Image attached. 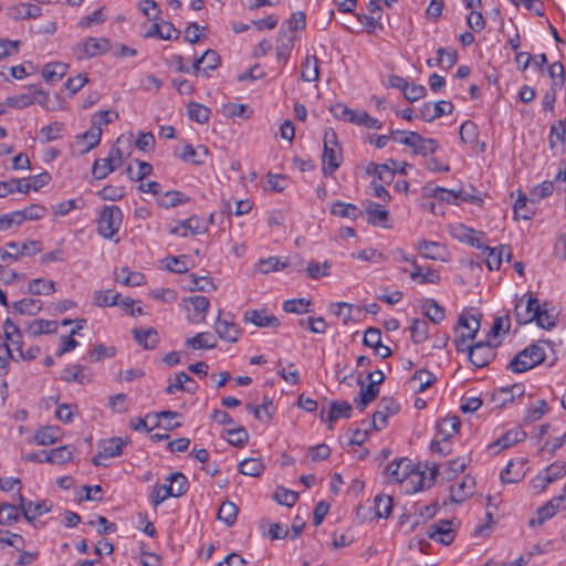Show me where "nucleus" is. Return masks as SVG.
Wrapping results in <instances>:
<instances>
[{
    "instance_id": "nucleus-1",
    "label": "nucleus",
    "mask_w": 566,
    "mask_h": 566,
    "mask_svg": "<svg viewBox=\"0 0 566 566\" xmlns=\"http://www.w3.org/2000/svg\"><path fill=\"white\" fill-rule=\"evenodd\" d=\"M386 473L390 482L412 484V492H418L426 488L424 473L415 468L411 460L407 458L396 459L386 468Z\"/></svg>"
},
{
    "instance_id": "nucleus-2",
    "label": "nucleus",
    "mask_w": 566,
    "mask_h": 566,
    "mask_svg": "<svg viewBox=\"0 0 566 566\" xmlns=\"http://www.w3.org/2000/svg\"><path fill=\"white\" fill-rule=\"evenodd\" d=\"M545 345V342H538L527 346L510 361L509 369L513 373H524L542 364L546 358Z\"/></svg>"
},
{
    "instance_id": "nucleus-3",
    "label": "nucleus",
    "mask_w": 566,
    "mask_h": 566,
    "mask_svg": "<svg viewBox=\"0 0 566 566\" xmlns=\"http://www.w3.org/2000/svg\"><path fill=\"white\" fill-rule=\"evenodd\" d=\"M123 222V212L117 206H106L101 211L97 220L98 234L112 240L118 232Z\"/></svg>"
},
{
    "instance_id": "nucleus-4",
    "label": "nucleus",
    "mask_w": 566,
    "mask_h": 566,
    "mask_svg": "<svg viewBox=\"0 0 566 566\" xmlns=\"http://www.w3.org/2000/svg\"><path fill=\"white\" fill-rule=\"evenodd\" d=\"M6 247L9 251L0 249V261L4 264L15 262L22 256L35 255L42 251L41 242L36 240L10 241Z\"/></svg>"
},
{
    "instance_id": "nucleus-5",
    "label": "nucleus",
    "mask_w": 566,
    "mask_h": 566,
    "mask_svg": "<svg viewBox=\"0 0 566 566\" xmlns=\"http://www.w3.org/2000/svg\"><path fill=\"white\" fill-rule=\"evenodd\" d=\"M490 339L478 342L474 345L468 344L469 359L478 368L489 365L495 358V347Z\"/></svg>"
},
{
    "instance_id": "nucleus-6",
    "label": "nucleus",
    "mask_w": 566,
    "mask_h": 566,
    "mask_svg": "<svg viewBox=\"0 0 566 566\" xmlns=\"http://www.w3.org/2000/svg\"><path fill=\"white\" fill-rule=\"evenodd\" d=\"M458 325L467 328L468 332L462 333L457 337L454 339V345L458 352H465L468 349L469 340L475 338L480 329V319L473 314L463 313L459 317Z\"/></svg>"
},
{
    "instance_id": "nucleus-7",
    "label": "nucleus",
    "mask_w": 566,
    "mask_h": 566,
    "mask_svg": "<svg viewBox=\"0 0 566 566\" xmlns=\"http://www.w3.org/2000/svg\"><path fill=\"white\" fill-rule=\"evenodd\" d=\"M111 49V41L106 38H87L77 49L78 60L92 59L107 53Z\"/></svg>"
},
{
    "instance_id": "nucleus-8",
    "label": "nucleus",
    "mask_w": 566,
    "mask_h": 566,
    "mask_svg": "<svg viewBox=\"0 0 566 566\" xmlns=\"http://www.w3.org/2000/svg\"><path fill=\"white\" fill-rule=\"evenodd\" d=\"M539 304L538 300L534 297L532 294H525L523 298H521L514 308V315L516 322L520 325H524L534 321L536 317Z\"/></svg>"
},
{
    "instance_id": "nucleus-9",
    "label": "nucleus",
    "mask_w": 566,
    "mask_h": 566,
    "mask_svg": "<svg viewBox=\"0 0 566 566\" xmlns=\"http://www.w3.org/2000/svg\"><path fill=\"white\" fill-rule=\"evenodd\" d=\"M124 444L125 442L118 437L103 440L99 444L98 453L92 458V463L97 467H106L104 460L119 457L123 452Z\"/></svg>"
},
{
    "instance_id": "nucleus-10",
    "label": "nucleus",
    "mask_w": 566,
    "mask_h": 566,
    "mask_svg": "<svg viewBox=\"0 0 566 566\" xmlns=\"http://www.w3.org/2000/svg\"><path fill=\"white\" fill-rule=\"evenodd\" d=\"M453 108V104L449 101L426 102L419 108V117L424 122L431 123L443 115L452 114Z\"/></svg>"
},
{
    "instance_id": "nucleus-11",
    "label": "nucleus",
    "mask_w": 566,
    "mask_h": 566,
    "mask_svg": "<svg viewBox=\"0 0 566 566\" xmlns=\"http://www.w3.org/2000/svg\"><path fill=\"white\" fill-rule=\"evenodd\" d=\"M400 405L391 397H382L379 401V409L373 416V426L376 430H381L387 426L389 416L398 413Z\"/></svg>"
},
{
    "instance_id": "nucleus-12",
    "label": "nucleus",
    "mask_w": 566,
    "mask_h": 566,
    "mask_svg": "<svg viewBox=\"0 0 566 566\" xmlns=\"http://www.w3.org/2000/svg\"><path fill=\"white\" fill-rule=\"evenodd\" d=\"M482 255L485 258V263L489 270H499L503 259L505 258L506 261L511 260L512 256V249L507 244H502L500 247L490 248L489 245H484L481 249Z\"/></svg>"
},
{
    "instance_id": "nucleus-13",
    "label": "nucleus",
    "mask_w": 566,
    "mask_h": 566,
    "mask_svg": "<svg viewBox=\"0 0 566 566\" xmlns=\"http://www.w3.org/2000/svg\"><path fill=\"white\" fill-rule=\"evenodd\" d=\"M427 535L442 545H450L454 541L455 532L451 527V521L440 520L428 527Z\"/></svg>"
},
{
    "instance_id": "nucleus-14",
    "label": "nucleus",
    "mask_w": 566,
    "mask_h": 566,
    "mask_svg": "<svg viewBox=\"0 0 566 566\" xmlns=\"http://www.w3.org/2000/svg\"><path fill=\"white\" fill-rule=\"evenodd\" d=\"M18 501L20 503L21 513L28 522H33L38 516L50 512L52 509L51 502L46 500L36 503L27 501L20 491L18 493Z\"/></svg>"
},
{
    "instance_id": "nucleus-15",
    "label": "nucleus",
    "mask_w": 566,
    "mask_h": 566,
    "mask_svg": "<svg viewBox=\"0 0 566 566\" xmlns=\"http://www.w3.org/2000/svg\"><path fill=\"white\" fill-rule=\"evenodd\" d=\"M353 408L349 402L347 401H332L329 410L327 411L325 416V410L322 409L319 417L322 421H325L328 423V428H333V423L336 422L339 418H350L352 417Z\"/></svg>"
},
{
    "instance_id": "nucleus-16",
    "label": "nucleus",
    "mask_w": 566,
    "mask_h": 566,
    "mask_svg": "<svg viewBox=\"0 0 566 566\" xmlns=\"http://www.w3.org/2000/svg\"><path fill=\"white\" fill-rule=\"evenodd\" d=\"M186 303H188L190 307L188 311L192 310V313L189 314L188 318L192 324H200L206 321L207 312L210 305L209 300L206 296L196 295L184 298Z\"/></svg>"
},
{
    "instance_id": "nucleus-17",
    "label": "nucleus",
    "mask_w": 566,
    "mask_h": 566,
    "mask_svg": "<svg viewBox=\"0 0 566 566\" xmlns=\"http://www.w3.org/2000/svg\"><path fill=\"white\" fill-rule=\"evenodd\" d=\"M243 322L251 323L258 327H279L280 319L275 315H270L265 310H248L243 313Z\"/></svg>"
},
{
    "instance_id": "nucleus-18",
    "label": "nucleus",
    "mask_w": 566,
    "mask_h": 566,
    "mask_svg": "<svg viewBox=\"0 0 566 566\" xmlns=\"http://www.w3.org/2000/svg\"><path fill=\"white\" fill-rule=\"evenodd\" d=\"M527 459L517 458L511 460L501 472V480L504 483H516L521 481L526 473Z\"/></svg>"
},
{
    "instance_id": "nucleus-19",
    "label": "nucleus",
    "mask_w": 566,
    "mask_h": 566,
    "mask_svg": "<svg viewBox=\"0 0 566 566\" xmlns=\"http://www.w3.org/2000/svg\"><path fill=\"white\" fill-rule=\"evenodd\" d=\"M207 227L203 224V221L197 217L192 216L186 220L179 221L174 228L170 229L171 234L187 237L190 234H199L207 232Z\"/></svg>"
},
{
    "instance_id": "nucleus-20",
    "label": "nucleus",
    "mask_w": 566,
    "mask_h": 566,
    "mask_svg": "<svg viewBox=\"0 0 566 566\" xmlns=\"http://www.w3.org/2000/svg\"><path fill=\"white\" fill-rule=\"evenodd\" d=\"M214 331L222 340L229 343L238 342L241 334V328L238 324L233 321L221 318L220 315L214 323Z\"/></svg>"
},
{
    "instance_id": "nucleus-21",
    "label": "nucleus",
    "mask_w": 566,
    "mask_h": 566,
    "mask_svg": "<svg viewBox=\"0 0 566 566\" xmlns=\"http://www.w3.org/2000/svg\"><path fill=\"white\" fill-rule=\"evenodd\" d=\"M358 385L360 386V390L354 402L360 411H364L366 407L377 398L379 394V380L373 379L368 385H365L364 381L358 380Z\"/></svg>"
},
{
    "instance_id": "nucleus-22",
    "label": "nucleus",
    "mask_w": 566,
    "mask_h": 566,
    "mask_svg": "<svg viewBox=\"0 0 566 566\" xmlns=\"http://www.w3.org/2000/svg\"><path fill=\"white\" fill-rule=\"evenodd\" d=\"M565 495H558L549 500L546 504L537 509V518L530 521L531 526L542 525L547 520L552 518L559 510Z\"/></svg>"
},
{
    "instance_id": "nucleus-23",
    "label": "nucleus",
    "mask_w": 566,
    "mask_h": 566,
    "mask_svg": "<svg viewBox=\"0 0 566 566\" xmlns=\"http://www.w3.org/2000/svg\"><path fill=\"white\" fill-rule=\"evenodd\" d=\"M452 234L461 242L468 243L479 250H481L484 247V244L481 241V235L483 233L480 231H475L472 228L465 227L464 224L455 226L452 229Z\"/></svg>"
},
{
    "instance_id": "nucleus-24",
    "label": "nucleus",
    "mask_w": 566,
    "mask_h": 566,
    "mask_svg": "<svg viewBox=\"0 0 566 566\" xmlns=\"http://www.w3.org/2000/svg\"><path fill=\"white\" fill-rule=\"evenodd\" d=\"M219 64V54L213 50H207L199 59L195 60L192 70L193 72L201 70L206 75H208V72L216 70Z\"/></svg>"
},
{
    "instance_id": "nucleus-25",
    "label": "nucleus",
    "mask_w": 566,
    "mask_h": 566,
    "mask_svg": "<svg viewBox=\"0 0 566 566\" xmlns=\"http://www.w3.org/2000/svg\"><path fill=\"white\" fill-rule=\"evenodd\" d=\"M61 437V429L57 426H44L38 429L32 442L38 446H51Z\"/></svg>"
},
{
    "instance_id": "nucleus-26",
    "label": "nucleus",
    "mask_w": 566,
    "mask_h": 566,
    "mask_svg": "<svg viewBox=\"0 0 566 566\" xmlns=\"http://www.w3.org/2000/svg\"><path fill=\"white\" fill-rule=\"evenodd\" d=\"M323 168L322 171L325 176L333 175L342 161V153L339 148H324L323 150Z\"/></svg>"
},
{
    "instance_id": "nucleus-27",
    "label": "nucleus",
    "mask_w": 566,
    "mask_h": 566,
    "mask_svg": "<svg viewBox=\"0 0 566 566\" xmlns=\"http://www.w3.org/2000/svg\"><path fill=\"white\" fill-rule=\"evenodd\" d=\"M460 427L461 421L459 417H446L437 424V436L441 437L442 440L448 441L459 431Z\"/></svg>"
},
{
    "instance_id": "nucleus-28",
    "label": "nucleus",
    "mask_w": 566,
    "mask_h": 566,
    "mask_svg": "<svg viewBox=\"0 0 566 566\" xmlns=\"http://www.w3.org/2000/svg\"><path fill=\"white\" fill-rule=\"evenodd\" d=\"M415 137L416 138L411 145V149L415 155L427 157L439 148L438 142L433 138H424L419 133H416Z\"/></svg>"
},
{
    "instance_id": "nucleus-29",
    "label": "nucleus",
    "mask_w": 566,
    "mask_h": 566,
    "mask_svg": "<svg viewBox=\"0 0 566 566\" xmlns=\"http://www.w3.org/2000/svg\"><path fill=\"white\" fill-rule=\"evenodd\" d=\"M42 455H44V461L48 463H59L63 464L70 462L73 458V447L72 446H62L59 448H54L51 451H41Z\"/></svg>"
},
{
    "instance_id": "nucleus-30",
    "label": "nucleus",
    "mask_w": 566,
    "mask_h": 566,
    "mask_svg": "<svg viewBox=\"0 0 566 566\" xmlns=\"http://www.w3.org/2000/svg\"><path fill=\"white\" fill-rule=\"evenodd\" d=\"M474 481L470 476H465L461 483L450 488V499L454 503H462L473 493Z\"/></svg>"
},
{
    "instance_id": "nucleus-31",
    "label": "nucleus",
    "mask_w": 566,
    "mask_h": 566,
    "mask_svg": "<svg viewBox=\"0 0 566 566\" xmlns=\"http://www.w3.org/2000/svg\"><path fill=\"white\" fill-rule=\"evenodd\" d=\"M319 77V61L315 55H307L301 65V78L304 82H315Z\"/></svg>"
},
{
    "instance_id": "nucleus-32",
    "label": "nucleus",
    "mask_w": 566,
    "mask_h": 566,
    "mask_svg": "<svg viewBox=\"0 0 566 566\" xmlns=\"http://www.w3.org/2000/svg\"><path fill=\"white\" fill-rule=\"evenodd\" d=\"M135 340L143 346L145 349H154L158 342L159 336L155 328L149 327L146 329H134L133 331Z\"/></svg>"
},
{
    "instance_id": "nucleus-33",
    "label": "nucleus",
    "mask_w": 566,
    "mask_h": 566,
    "mask_svg": "<svg viewBox=\"0 0 566 566\" xmlns=\"http://www.w3.org/2000/svg\"><path fill=\"white\" fill-rule=\"evenodd\" d=\"M436 381L437 377L431 371L426 369L416 371L409 380L413 390H416L417 392H423Z\"/></svg>"
},
{
    "instance_id": "nucleus-34",
    "label": "nucleus",
    "mask_w": 566,
    "mask_h": 566,
    "mask_svg": "<svg viewBox=\"0 0 566 566\" xmlns=\"http://www.w3.org/2000/svg\"><path fill=\"white\" fill-rule=\"evenodd\" d=\"M367 222L373 226H385L388 221L389 212L377 202H369L366 208Z\"/></svg>"
},
{
    "instance_id": "nucleus-35",
    "label": "nucleus",
    "mask_w": 566,
    "mask_h": 566,
    "mask_svg": "<svg viewBox=\"0 0 566 566\" xmlns=\"http://www.w3.org/2000/svg\"><path fill=\"white\" fill-rule=\"evenodd\" d=\"M84 369L85 368L78 364L67 366L63 369L61 379L65 382L87 384L91 381V377L84 374Z\"/></svg>"
},
{
    "instance_id": "nucleus-36",
    "label": "nucleus",
    "mask_w": 566,
    "mask_h": 566,
    "mask_svg": "<svg viewBox=\"0 0 566 566\" xmlns=\"http://www.w3.org/2000/svg\"><path fill=\"white\" fill-rule=\"evenodd\" d=\"M187 382H193V379L187 375L185 371H179L175 376V382H170L165 391L168 395L175 394L177 390H182L188 394H195L198 386L188 387Z\"/></svg>"
},
{
    "instance_id": "nucleus-37",
    "label": "nucleus",
    "mask_w": 566,
    "mask_h": 566,
    "mask_svg": "<svg viewBox=\"0 0 566 566\" xmlns=\"http://www.w3.org/2000/svg\"><path fill=\"white\" fill-rule=\"evenodd\" d=\"M331 213L340 218H348L352 220H356L360 216H363V211L353 203H346L343 201H337L333 203L331 208Z\"/></svg>"
},
{
    "instance_id": "nucleus-38",
    "label": "nucleus",
    "mask_w": 566,
    "mask_h": 566,
    "mask_svg": "<svg viewBox=\"0 0 566 566\" xmlns=\"http://www.w3.org/2000/svg\"><path fill=\"white\" fill-rule=\"evenodd\" d=\"M526 432L521 427H515L506 431L495 444L501 449L513 447L515 443L523 441L526 438Z\"/></svg>"
},
{
    "instance_id": "nucleus-39",
    "label": "nucleus",
    "mask_w": 566,
    "mask_h": 566,
    "mask_svg": "<svg viewBox=\"0 0 566 566\" xmlns=\"http://www.w3.org/2000/svg\"><path fill=\"white\" fill-rule=\"evenodd\" d=\"M437 57L434 59H428L427 65L429 67H436V66H442L443 63V55H447V67H452L458 62V53L453 49H446V48H439L437 50Z\"/></svg>"
},
{
    "instance_id": "nucleus-40",
    "label": "nucleus",
    "mask_w": 566,
    "mask_h": 566,
    "mask_svg": "<svg viewBox=\"0 0 566 566\" xmlns=\"http://www.w3.org/2000/svg\"><path fill=\"white\" fill-rule=\"evenodd\" d=\"M186 344L193 349H212L217 346V340L209 332H203L188 338Z\"/></svg>"
},
{
    "instance_id": "nucleus-41",
    "label": "nucleus",
    "mask_w": 566,
    "mask_h": 566,
    "mask_svg": "<svg viewBox=\"0 0 566 566\" xmlns=\"http://www.w3.org/2000/svg\"><path fill=\"white\" fill-rule=\"evenodd\" d=\"M530 199L523 191L517 192V198L514 203L515 218L531 220L535 214V209L527 206Z\"/></svg>"
},
{
    "instance_id": "nucleus-42",
    "label": "nucleus",
    "mask_w": 566,
    "mask_h": 566,
    "mask_svg": "<svg viewBox=\"0 0 566 566\" xmlns=\"http://www.w3.org/2000/svg\"><path fill=\"white\" fill-rule=\"evenodd\" d=\"M189 198L180 191L168 190L163 193L161 197L157 199V202L163 208H172L178 205L186 203Z\"/></svg>"
},
{
    "instance_id": "nucleus-43",
    "label": "nucleus",
    "mask_w": 566,
    "mask_h": 566,
    "mask_svg": "<svg viewBox=\"0 0 566 566\" xmlns=\"http://www.w3.org/2000/svg\"><path fill=\"white\" fill-rule=\"evenodd\" d=\"M422 311L423 314L434 324L441 323L446 317L443 307L432 298L424 301Z\"/></svg>"
},
{
    "instance_id": "nucleus-44",
    "label": "nucleus",
    "mask_w": 566,
    "mask_h": 566,
    "mask_svg": "<svg viewBox=\"0 0 566 566\" xmlns=\"http://www.w3.org/2000/svg\"><path fill=\"white\" fill-rule=\"evenodd\" d=\"M166 481L168 482V485H171V489L175 493V497H179L186 494V492L189 489L188 479L181 472L171 473L170 475H168Z\"/></svg>"
},
{
    "instance_id": "nucleus-45",
    "label": "nucleus",
    "mask_w": 566,
    "mask_h": 566,
    "mask_svg": "<svg viewBox=\"0 0 566 566\" xmlns=\"http://www.w3.org/2000/svg\"><path fill=\"white\" fill-rule=\"evenodd\" d=\"M410 332L413 343L421 344L429 338V324L424 319L415 318Z\"/></svg>"
},
{
    "instance_id": "nucleus-46",
    "label": "nucleus",
    "mask_w": 566,
    "mask_h": 566,
    "mask_svg": "<svg viewBox=\"0 0 566 566\" xmlns=\"http://www.w3.org/2000/svg\"><path fill=\"white\" fill-rule=\"evenodd\" d=\"M238 512L239 509L234 503L226 501L220 505L217 517L228 526H232L237 521Z\"/></svg>"
},
{
    "instance_id": "nucleus-47",
    "label": "nucleus",
    "mask_w": 566,
    "mask_h": 566,
    "mask_svg": "<svg viewBox=\"0 0 566 566\" xmlns=\"http://www.w3.org/2000/svg\"><path fill=\"white\" fill-rule=\"evenodd\" d=\"M12 307L20 314L35 315L41 311L42 302L35 298H23L14 302Z\"/></svg>"
},
{
    "instance_id": "nucleus-48",
    "label": "nucleus",
    "mask_w": 566,
    "mask_h": 566,
    "mask_svg": "<svg viewBox=\"0 0 566 566\" xmlns=\"http://www.w3.org/2000/svg\"><path fill=\"white\" fill-rule=\"evenodd\" d=\"M29 292L34 295H49L55 292V283L51 280L33 279L29 283Z\"/></svg>"
},
{
    "instance_id": "nucleus-49",
    "label": "nucleus",
    "mask_w": 566,
    "mask_h": 566,
    "mask_svg": "<svg viewBox=\"0 0 566 566\" xmlns=\"http://www.w3.org/2000/svg\"><path fill=\"white\" fill-rule=\"evenodd\" d=\"M211 111L207 106L191 102L188 105V116L191 120L199 124H206L210 118Z\"/></svg>"
},
{
    "instance_id": "nucleus-50",
    "label": "nucleus",
    "mask_w": 566,
    "mask_h": 566,
    "mask_svg": "<svg viewBox=\"0 0 566 566\" xmlns=\"http://www.w3.org/2000/svg\"><path fill=\"white\" fill-rule=\"evenodd\" d=\"M67 69V64L64 63H49L44 66L42 74L43 77L49 82L59 81L65 76Z\"/></svg>"
},
{
    "instance_id": "nucleus-51",
    "label": "nucleus",
    "mask_w": 566,
    "mask_h": 566,
    "mask_svg": "<svg viewBox=\"0 0 566 566\" xmlns=\"http://www.w3.org/2000/svg\"><path fill=\"white\" fill-rule=\"evenodd\" d=\"M20 505L17 506L10 503L0 504V524L11 525L19 520Z\"/></svg>"
},
{
    "instance_id": "nucleus-52",
    "label": "nucleus",
    "mask_w": 566,
    "mask_h": 566,
    "mask_svg": "<svg viewBox=\"0 0 566 566\" xmlns=\"http://www.w3.org/2000/svg\"><path fill=\"white\" fill-rule=\"evenodd\" d=\"M412 280H419L420 284H438L440 282V274L438 271L433 269H428L427 272H422V268L420 265H416V269L410 274Z\"/></svg>"
},
{
    "instance_id": "nucleus-53",
    "label": "nucleus",
    "mask_w": 566,
    "mask_h": 566,
    "mask_svg": "<svg viewBox=\"0 0 566 566\" xmlns=\"http://www.w3.org/2000/svg\"><path fill=\"white\" fill-rule=\"evenodd\" d=\"M423 190L428 192L429 196L448 203H455L459 199V190H448L441 187L430 188L429 186L424 187Z\"/></svg>"
},
{
    "instance_id": "nucleus-54",
    "label": "nucleus",
    "mask_w": 566,
    "mask_h": 566,
    "mask_svg": "<svg viewBox=\"0 0 566 566\" xmlns=\"http://www.w3.org/2000/svg\"><path fill=\"white\" fill-rule=\"evenodd\" d=\"M264 470V464L260 459H245L239 464L240 473L249 476H259Z\"/></svg>"
},
{
    "instance_id": "nucleus-55",
    "label": "nucleus",
    "mask_w": 566,
    "mask_h": 566,
    "mask_svg": "<svg viewBox=\"0 0 566 566\" xmlns=\"http://www.w3.org/2000/svg\"><path fill=\"white\" fill-rule=\"evenodd\" d=\"M57 329V322L48 319H34L29 324V332L32 335L51 334Z\"/></svg>"
},
{
    "instance_id": "nucleus-56",
    "label": "nucleus",
    "mask_w": 566,
    "mask_h": 566,
    "mask_svg": "<svg viewBox=\"0 0 566 566\" xmlns=\"http://www.w3.org/2000/svg\"><path fill=\"white\" fill-rule=\"evenodd\" d=\"M554 182L549 180H545L542 184L533 187L530 191V201L535 205L539 202L542 199L547 198L553 193Z\"/></svg>"
},
{
    "instance_id": "nucleus-57",
    "label": "nucleus",
    "mask_w": 566,
    "mask_h": 566,
    "mask_svg": "<svg viewBox=\"0 0 566 566\" xmlns=\"http://www.w3.org/2000/svg\"><path fill=\"white\" fill-rule=\"evenodd\" d=\"M367 171H368V174L376 175L379 178V180H381L386 184L391 182L394 179V176L396 174V170L394 168H390L388 165H386V164L378 165L375 163L369 164Z\"/></svg>"
},
{
    "instance_id": "nucleus-58",
    "label": "nucleus",
    "mask_w": 566,
    "mask_h": 566,
    "mask_svg": "<svg viewBox=\"0 0 566 566\" xmlns=\"http://www.w3.org/2000/svg\"><path fill=\"white\" fill-rule=\"evenodd\" d=\"M375 514L377 517L387 518L392 510V499L389 495L379 494L375 497Z\"/></svg>"
},
{
    "instance_id": "nucleus-59",
    "label": "nucleus",
    "mask_w": 566,
    "mask_h": 566,
    "mask_svg": "<svg viewBox=\"0 0 566 566\" xmlns=\"http://www.w3.org/2000/svg\"><path fill=\"white\" fill-rule=\"evenodd\" d=\"M168 497H175V493L171 485L168 484H156L150 493L151 503L155 506L160 505Z\"/></svg>"
},
{
    "instance_id": "nucleus-60",
    "label": "nucleus",
    "mask_w": 566,
    "mask_h": 566,
    "mask_svg": "<svg viewBox=\"0 0 566 566\" xmlns=\"http://www.w3.org/2000/svg\"><path fill=\"white\" fill-rule=\"evenodd\" d=\"M479 127L472 120H465L460 126V138L465 144H473L478 140Z\"/></svg>"
},
{
    "instance_id": "nucleus-61",
    "label": "nucleus",
    "mask_w": 566,
    "mask_h": 566,
    "mask_svg": "<svg viewBox=\"0 0 566 566\" xmlns=\"http://www.w3.org/2000/svg\"><path fill=\"white\" fill-rule=\"evenodd\" d=\"M258 265L260 272L268 274L272 271H279L287 268L289 262L287 260H282L277 256H270L269 259L260 260Z\"/></svg>"
},
{
    "instance_id": "nucleus-62",
    "label": "nucleus",
    "mask_w": 566,
    "mask_h": 566,
    "mask_svg": "<svg viewBox=\"0 0 566 566\" xmlns=\"http://www.w3.org/2000/svg\"><path fill=\"white\" fill-rule=\"evenodd\" d=\"M274 500L281 505L291 507L297 502L298 493L283 486H279L274 492Z\"/></svg>"
},
{
    "instance_id": "nucleus-63",
    "label": "nucleus",
    "mask_w": 566,
    "mask_h": 566,
    "mask_svg": "<svg viewBox=\"0 0 566 566\" xmlns=\"http://www.w3.org/2000/svg\"><path fill=\"white\" fill-rule=\"evenodd\" d=\"M332 263L329 261H324L322 264L316 261H311L307 264L306 272L307 275L313 280H318L323 276L329 275V269Z\"/></svg>"
},
{
    "instance_id": "nucleus-64",
    "label": "nucleus",
    "mask_w": 566,
    "mask_h": 566,
    "mask_svg": "<svg viewBox=\"0 0 566 566\" xmlns=\"http://www.w3.org/2000/svg\"><path fill=\"white\" fill-rule=\"evenodd\" d=\"M546 475V482L554 483L566 475V464L562 461H555L543 470Z\"/></svg>"
}]
</instances>
